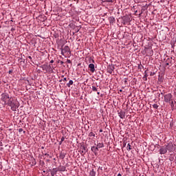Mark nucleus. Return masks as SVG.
I'll list each match as a JSON object with an SVG mask.
<instances>
[{
	"label": "nucleus",
	"mask_w": 176,
	"mask_h": 176,
	"mask_svg": "<svg viewBox=\"0 0 176 176\" xmlns=\"http://www.w3.org/2000/svg\"><path fill=\"white\" fill-rule=\"evenodd\" d=\"M98 96H100V92H97Z\"/></svg>",
	"instance_id": "nucleus-60"
},
{
	"label": "nucleus",
	"mask_w": 176,
	"mask_h": 176,
	"mask_svg": "<svg viewBox=\"0 0 176 176\" xmlns=\"http://www.w3.org/2000/svg\"><path fill=\"white\" fill-rule=\"evenodd\" d=\"M157 148H160V155H166V153H167V147L166 146V144L164 146L157 144Z\"/></svg>",
	"instance_id": "nucleus-6"
},
{
	"label": "nucleus",
	"mask_w": 176,
	"mask_h": 176,
	"mask_svg": "<svg viewBox=\"0 0 176 176\" xmlns=\"http://www.w3.org/2000/svg\"><path fill=\"white\" fill-rule=\"evenodd\" d=\"M60 65H63L64 64V62L63 60L60 61Z\"/></svg>",
	"instance_id": "nucleus-53"
},
{
	"label": "nucleus",
	"mask_w": 176,
	"mask_h": 176,
	"mask_svg": "<svg viewBox=\"0 0 176 176\" xmlns=\"http://www.w3.org/2000/svg\"><path fill=\"white\" fill-rule=\"evenodd\" d=\"M175 162L176 164V156L175 157Z\"/></svg>",
	"instance_id": "nucleus-59"
},
{
	"label": "nucleus",
	"mask_w": 176,
	"mask_h": 176,
	"mask_svg": "<svg viewBox=\"0 0 176 176\" xmlns=\"http://www.w3.org/2000/svg\"><path fill=\"white\" fill-rule=\"evenodd\" d=\"M91 150L93 153H94V155L96 156H97V155H98L99 148L97 146H91Z\"/></svg>",
	"instance_id": "nucleus-13"
},
{
	"label": "nucleus",
	"mask_w": 176,
	"mask_h": 176,
	"mask_svg": "<svg viewBox=\"0 0 176 176\" xmlns=\"http://www.w3.org/2000/svg\"><path fill=\"white\" fill-rule=\"evenodd\" d=\"M174 126V122H171L170 123V127H173Z\"/></svg>",
	"instance_id": "nucleus-45"
},
{
	"label": "nucleus",
	"mask_w": 176,
	"mask_h": 176,
	"mask_svg": "<svg viewBox=\"0 0 176 176\" xmlns=\"http://www.w3.org/2000/svg\"><path fill=\"white\" fill-rule=\"evenodd\" d=\"M45 162H47V163H49V162H50V160L47 159V160H45Z\"/></svg>",
	"instance_id": "nucleus-55"
},
{
	"label": "nucleus",
	"mask_w": 176,
	"mask_h": 176,
	"mask_svg": "<svg viewBox=\"0 0 176 176\" xmlns=\"http://www.w3.org/2000/svg\"><path fill=\"white\" fill-rule=\"evenodd\" d=\"M146 47H144V50L142 52L143 56H145L147 54V52H146Z\"/></svg>",
	"instance_id": "nucleus-32"
},
{
	"label": "nucleus",
	"mask_w": 176,
	"mask_h": 176,
	"mask_svg": "<svg viewBox=\"0 0 176 176\" xmlns=\"http://www.w3.org/2000/svg\"><path fill=\"white\" fill-rule=\"evenodd\" d=\"M164 102H171L174 99H173V94H167L164 96Z\"/></svg>",
	"instance_id": "nucleus-7"
},
{
	"label": "nucleus",
	"mask_w": 176,
	"mask_h": 176,
	"mask_svg": "<svg viewBox=\"0 0 176 176\" xmlns=\"http://www.w3.org/2000/svg\"><path fill=\"white\" fill-rule=\"evenodd\" d=\"M8 74H10V75L13 74V69L9 70Z\"/></svg>",
	"instance_id": "nucleus-44"
},
{
	"label": "nucleus",
	"mask_w": 176,
	"mask_h": 176,
	"mask_svg": "<svg viewBox=\"0 0 176 176\" xmlns=\"http://www.w3.org/2000/svg\"><path fill=\"white\" fill-rule=\"evenodd\" d=\"M118 176H122V174L118 173Z\"/></svg>",
	"instance_id": "nucleus-56"
},
{
	"label": "nucleus",
	"mask_w": 176,
	"mask_h": 176,
	"mask_svg": "<svg viewBox=\"0 0 176 176\" xmlns=\"http://www.w3.org/2000/svg\"><path fill=\"white\" fill-rule=\"evenodd\" d=\"M165 63H167L170 65H173V57H167V59L166 60Z\"/></svg>",
	"instance_id": "nucleus-18"
},
{
	"label": "nucleus",
	"mask_w": 176,
	"mask_h": 176,
	"mask_svg": "<svg viewBox=\"0 0 176 176\" xmlns=\"http://www.w3.org/2000/svg\"><path fill=\"white\" fill-rule=\"evenodd\" d=\"M68 140V138H65L64 136H62L60 141L59 142V145H61V144H63V142H64L65 140Z\"/></svg>",
	"instance_id": "nucleus-23"
},
{
	"label": "nucleus",
	"mask_w": 176,
	"mask_h": 176,
	"mask_svg": "<svg viewBox=\"0 0 176 176\" xmlns=\"http://www.w3.org/2000/svg\"><path fill=\"white\" fill-rule=\"evenodd\" d=\"M127 79H128V78H124V83L125 85L127 84Z\"/></svg>",
	"instance_id": "nucleus-47"
},
{
	"label": "nucleus",
	"mask_w": 176,
	"mask_h": 176,
	"mask_svg": "<svg viewBox=\"0 0 176 176\" xmlns=\"http://www.w3.org/2000/svg\"><path fill=\"white\" fill-rule=\"evenodd\" d=\"M107 71L110 75H114L113 71H115V65L111 64L107 66Z\"/></svg>",
	"instance_id": "nucleus-9"
},
{
	"label": "nucleus",
	"mask_w": 176,
	"mask_h": 176,
	"mask_svg": "<svg viewBox=\"0 0 176 176\" xmlns=\"http://www.w3.org/2000/svg\"><path fill=\"white\" fill-rule=\"evenodd\" d=\"M18 131H19V133H22L23 129L21 128V129H19Z\"/></svg>",
	"instance_id": "nucleus-50"
},
{
	"label": "nucleus",
	"mask_w": 176,
	"mask_h": 176,
	"mask_svg": "<svg viewBox=\"0 0 176 176\" xmlns=\"http://www.w3.org/2000/svg\"><path fill=\"white\" fill-rule=\"evenodd\" d=\"M148 69H146L145 71H144V74L145 75H148Z\"/></svg>",
	"instance_id": "nucleus-42"
},
{
	"label": "nucleus",
	"mask_w": 176,
	"mask_h": 176,
	"mask_svg": "<svg viewBox=\"0 0 176 176\" xmlns=\"http://www.w3.org/2000/svg\"><path fill=\"white\" fill-rule=\"evenodd\" d=\"M63 82L67 81V78H64L63 80H59V82H63Z\"/></svg>",
	"instance_id": "nucleus-49"
},
{
	"label": "nucleus",
	"mask_w": 176,
	"mask_h": 176,
	"mask_svg": "<svg viewBox=\"0 0 176 176\" xmlns=\"http://www.w3.org/2000/svg\"><path fill=\"white\" fill-rule=\"evenodd\" d=\"M153 108H154V109H157L159 108V105H157V104H153Z\"/></svg>",
	"instance_id": "nucleus-35"
},
{
	"label": "nucleus",
	"mask_w": 176,
	"mask_h": 176,
	"mask_svg": "<svg viewBox=\"0 0 176 176\" xmlns=\"http://www.w3.org/2000/svg\"><path fill=\"white\" fill-rule=\"evenodd\" d=\"M76 32H79V29H77V31H76Z\"/></svg>",
	"instance_id": "nucleus-61"
},
{
	"label": "nucleus",
	"mask_w": 176,
	"mask_h": 176,
	"mask_svg": "<svg viewBox=\"0 0 176 176\" xmlns=\"http://www.w3.org/2000/svg\"><path fill=\"white\" fill-rule=\"evenodd\" d=\"M164 80V77L160 74L158 76V82H159V83H163Z\"/></svg>",
	"instance_id": "nucleus-19"
},
{
	"label": "nucleus",
	"mask_w": 176,
	"mask_h": 176,
	"mask_svg": "<svg viewBox=\"0 0 176 176\" xmlns=\"http://www.w3.org/2000/svg\"><path fill=\"white\" fill-rule=\"evenodd\" d=\"M148 76H149V75L144 74V76H143V80H144V81L148 80Z\"/></svg>",
	"instance_id": "nucleus-31"
},
{
	"label": "nucleus",
	"mask_w": 176,
	"mask_h": 176,
	"mask_svg": "<svg viewBox=\"0 0 176 176\" xmlns=\"http://www.w3.org/2000/svg\"><path fill=\"white\" fill-rule=\"evenodd\" d=\"M166 63V67L169 66L171 67V65L170 63H168V62H165Z\"/></svg>",
	"instance_id": "nucleus-43"
},
{
	"label": "nucleus",
	"mask_w": 176,
	"mask_h": 176,
	"mask_svg": "<svg viewBox=\"0 0 176 176\" xmlns=\"http://www.w3.org/2000/svg\"><path fill=\"white\" fill-rule=\"evenodd\" d=\"M155 75H156V73L155 72H151L150 73V76H155Z\"/></svg>",
	"instance_id": "nucleus-40"
},
{
	"label": "nucleus",
	"mask_w": 176,
	"mask_h": 176,
	"mask_svg": "<svg viewBox=\"0 0 176 176\" xmlns=\"http://www.w3.org/2000/svg\"><path fill=\"white\" fill-rule=\"evenodd\" d=\"M12 100L13 97L9 94L6 92L1 94V101L3 102L4 105H8Z\"/></svg>",
	"instance_id": "nucleus-1"
},
{
	"label": "nucleus",
	"mask_w": 176,
	"mask_h": 176,
	"mask_svg": "<svg viewBox=\"0 0 176 176\" xmlns=\"http://www.w3.org/2000/svg\"><path fill=\"white\" fill-rule=\"evenodd\" d=\"M98 147V148L100 149V148H104V142H99L98 143V142H97V145H96Z\"/></svg>",
	"instance_id": "nucleus-22"
},
{
	"label": "nucleus",
	"mask_w": 176,
	"mask_h": 176,
	"mask_svg": "<svg viewBox=\"0 0 176 176\" xmlns=\"http://www.w3.org/2000/svg\"><path fill=\"white\" fill-rule=\"evenodd\" d=\"M21 60H22L21 61V63H25V59L23 58V57L21 58Z\"/></svg>",
	"instance_id": "nucleus-46"
},
{
	"label": "nucleus",
	"mask_w": 176,
	"mask_h": 176,
	"mask_svg": "<svg viewBox=\"0 0 176 176\" xmlns=\"http://www.w3.org/2000/svg\"><path fill=\"white\" fill-rule=\"evenodd\" d=\"M118 114L120 119H124V118H126V112L124 111H118Z\"/></svg>",
	"instance_id": "nucleus-12"
},
{
	"label": "nucleus",
	"mask_w": 176,
	"mask_h": 176,
	"mask_svg": "<svg viewBox=\"0 0 176 176\" xmlns=\"http://www.w3.org/2000/svg\"><path fill=\"white\" fill-rule=\"evenodd\" d=\"M58 173V170L57 168H54L52 170H51V175L54 176Z\"/></svg>",
	"instance_id": "nucleus-17"
},
{
	"label": "nucleus",
	"mask_w": 176,
	"mask_h": 176,
	"mask_svg": "<svg viewBox=\"0 0 176 176\" xmlns=\"http://www.w3.org/2000/svg\"><path fill=\"white\" fill-rule=\"evenodd\" d=\"M60 60H58V63H60Z\"/></svg>",
	"instance_id": "nucleus-64"
},
{
	"label": "nucleus",
	"mask_w": 176,
	"mask_h": 176,
	"mask_svg": "<svg viewBox=\"0 0 176 176\" xmlns=\"http://www.w3.org/2000/svg\"><path fill=\"white\" fill-rule=\"evenodd\" d=\"M88 68L89 69L90 72L92 74H94V72L96 71V67L93 63H90L88 66Z\"/></svg>",
	"instance_id": "nucleus-14"
},
{
	"label": "nucleus",
	"mask_w": 176,
	"mask_h": 176,
	"mask_svg": "<svg viewBox=\"0 0 176 176\" xmlns=\"http://www.w3.org/2000/svg\"><path fill=\"white\" fill-rule=\"evenodd\" d=\"M11 31H12V32H13V31H16V29H14V28H12Z\"/></svg>",
	"instance_id": "nucleus-52"
},
{
	"label": "nucleus",
	"mask_w": 176,
	"mask_h": 176,
	"mask_svg": "<svg viewBox=\"0 0 176 176\" xmlns=\"http://www.w3.org/2000/svg\"><path fill=\"white\" fill-rule=\"evenodd\" d=\"M39 164L41 166V167H43V166H45V162L42 160H40Z\"/></svg>",
	"instance_id": "nucleus-30"
},
{
	"label": "nucleus",
	"mask_w": 176,
	"mask_h": 176,
	"mask_svg": "<svg viewBox=\"0 0 176 176\" xmlns=\"http://www.w3.org/2000/svg\"><path fill=\"white\" fill-rule=\"evenodd\" d=\"M80 149H81V153H87L89 152V149L84 142L80 144Z\"/></svg>",
	"instance_id": "nucleus-10"
},
{
	"label": "nucleus",
	"mask_w": 176,
	"mask_h": 176,
	"mask_svg": "<svg viewBox=\"0 0 176 176\" xmlns=\"http://www.w3.org/2000/svg\"><path fill=\"white\" fill-rule=\"evenodd\" d=\"M108 20L111 25H113V24H115V21H116V19H115V17L113 16H109Z\"/></svg>",
	"instance_id": "nucleus-15"
},
{
	"label": "nucleus",
	"mask_w": 176,
	"mask_h": 176,
	"mask_svg": "<svg viewBox=\"0 0 176 176\" xmlns=\"http://www.w3.org/2000/svg\"><path fill=\"white\" fill-rule=\"evenodd\" d=\"M90 176H96V171H94V169H91V170L89 173Z\"/></svg>",
	"instance_id": "nucleus-27"
},
{
	"label": "nucleus",
	"mask_w": 176,
	"mask_h": 176,
	"mask_svg": "<svg viewBox=\"0 0 176 176\" xmlns=\"http://www.w3.org/2000/svg\"><path fill=\"white\" fill-rule=\"evenodd\" d=\"M121 23L123 25H127L129 23H131L133 19L131 15L126 14L125 16H121Z\"/></svg>",
	"instance_id": "nucleus-4"
},
{
	"label": "nucleus",
	"mask_w": 176,
	"mask_h": 176,
	"mask_svg": "<svg viewBox=\"0 0 176 176\" xmlns=\"http://www.w3.org/2000/svg\"><path fill=\"white\" fill-rule=\"evenodd\" d=\"M52 169L49 168L46 170V173H51Z\"/></svg>",
	"instance_id": "nucleus-48"
},
{
	"label": "nucleus",
	"mask_w": 176,
	"mask_h": 176,
	"mask_svg": "<svg viewBox=\"0 0 176 176\" xmlns=\"http://www.w3.org/2000/svg\"><path fill=\"white\" fill-rule=\"evenodd\" d=\"M43 173H46V170H43Z\"/></svg>",
	"instance_id": "nucleus-62"
},
{
	"label": "nucleus",
	"mask_w": 176,
	"mask_h": 176,
	"mask_svg": "<svg viewBox=\"0 0 176 176\" xmlns=\"http://www.w3.org/2000/svg\"><path fill=\"white\" fill-rule=\"evenodd\" d=\"M67 63L68 64H72V61H71V60H69V59H67Z\"/></svg>",
	"instance_id": "nucleus-41"
},
{
	"label": "nucleus",
	"mask_w": 176,
	"mask_h": 176,
	"mask_svg": "<svg viewBox=\"0 0 176 176\" xmlns=\"http://www.w3.org/2000/svg\"><path fill=\"white\" fill-rule=\"evenodd\" d=\"M53 63H54V60H50V64H53Z\"/></svg>",
	"instance_id": "nucleus-54"
},
{
	"label": "nucleus",
	"mask_w": 176,
	"mask_h": 176,
	"mask_svg": "<svg viewBox=\"0 0 176 176\" xmlns=\"http://www.w3.org/2000/svg\"><path fill=\"white\" fill-rule=\"evenodd\" d=\"M169 103H170L171 109H172V111H173V109H174V100L170 101V102H169Z\"/></svg>",
	"instance_id": "nucleus-29"
},
{
	"label": "nucleus",
	"mask_w": 176,
	"mask_h": 176,
	"mask_svg": "<svg viewBox=\"0 0 176 176\" xmlns=\"http://www.w3.org/2000/svg\"><path fill=\"white\" fill-rule=\"evenodd\" d=\"M38 17L41 19V21L43 22L46 21V20H47V16L45 15H40Z\"/></svg>",
	"instance_id": "nucleus-21"
},
{
	"label": "nucleus",
	"mask_w": 176,
	"mask_h": 176,
	"mask_svg": "<svg viewBox=\"0 0 176 176\" xmlns=\"http://www.w3.org/2000/svg\"><path fill=\"white\" fill-rule=\"evenodd\" d=\"M66 155H67L66 153L61 151L59 154V159H60V160H63V159L65 158Z\"/></svg>",
	"instance_id": "nucleus-16"
},
{
	"label": "nucleus",
	"mask_w": 176,
	"mask_h": 176,
	"mask_svg": "<svg viewBox=\"0 0 176 176\" xmlns=\"http://www.w3.org/2000/svg\"><path fill=\"white\" fill-rule=\"evenodd\" d=\"M8 107H10L12 111H16L17 109L20 107V103L19 101L14 100V99H12L10 102L7 104Z\"/></svg>",
	"instance_id": "nucleus-3"
},
{
	"label": "nucleus",
	"mask_w": 176,
	"mask_h": 176,
	"mask_svg": "<svg viewBox=\"0 0 176 176\" xmlns=\"http://www.w3.org/2000/svg\"><path fill=\"white\" fill-rule=\"evenodd\" d=\"M61 133L63 134V137L67 138V131L63 129V130L61 131Z\"/></svg>",
	"instance_id": "nucleus-24"
},
{
	"label": "nucleus",
	"mask_w": 176,
	"mask_h": 176,
	"mask_svg": "<svg viewBox=\"0 0 176 176\" xmlns=\"http://www.w3.org/2000/svg\"><path fill=\"white\" fill-rule=\"evenodd\" d=\"M89 63H95L94 59H93L91 57L89 58Z\"/></svg>",
	"instance_id": "nucleus-38"
},
{
	"label": "nucleus",
	"mask_w": 176,
	"mask_h": 176,
	"mask_svg": "<svg viewBox=\"0 0 176 176\" xmlns=\"http://www.w3.org/2000/svg\"><path fill=\"white\" fill-rule=\"evenodd\" d=\"M53 160H55V161H56V160H56V158H54Z\"/></svg>",
	"instance_id": "nucleus-63"
},
{
	"label": "nucleus",
	"mask_w": 176,
	"mask_h": 176,
	"mask_svg": "<svg viewBox=\"0 0 176 176\" xmlns=\"http://www.w3.org/2000/svg\"><path fill=\"white\" fill-rule=\"evenodd\" d=\"M28 58H29V60H30L32 61V57H31V56H29L28 57Z\"/></svg>",
	"instance_id": "nucleus-51"
},
{
	"label": "nucleus",
	"mask_w": 176,
	"mask_h": 176,
	"mask_svg": "<svg viewBox=\"0 0 176 176\" xmlns=\"http://www.w3.org/2000/svg\"><path fill=\"white\" fill-rule=\"evenodd\" d=\"M39 67L40 68H42L43 71L44 72V74H53V72H54L53 71V69H54L53 65L44 64Z\"/></svg>",
	"instance_id": "nucleus-2"
},
{
	"label": "nucleus",
	"mask_w": 176,
	"mask_h": 176,
	"mask_svg": "<svg viewBox=\"0 0 176 176\" xmlns=\"http://www.w3.org/2000/svg\"><path fill=\"white\" fill-rule=\"evenodd\" d=\"M146 50L147 54L146 56H147V57H152V56H153V50H152V47L150 46L146 47Z\"/></svg>",
	"instance_id": "nucleus-11"
},
{
	"label": "nucleus",
	"mask_w": 176,
	"mask_h": 176,
	"mask_svg": "<svg viewBox=\"0 0 176 176\" xmlns=\"http://www.w3.org/2000/svg\"><path fill=\"white\" fill-rule=\"evenodd\" d=\"M132 149H133V146H132L131 145H130V143H129V144H127V146H126V150L129 151H131Z\"/></svg>",
	"instance_id": "nucleus-26"
},
{
	"label": "nucleus",
	"mask_w": 176,
	"mask_h": 176,
	"mask_svg": "<svg viewBox=\"0 0 176 176\" xmlns=\"http://www.w3.org/2000/svg\"><path fill=\"white\" fill-rule=\"evenodd\" d=\"M92 91H98V89H97V87H96V86H92Z\"/></svg>",
	"instance_id": "nucleus-36"
},
{
	"label": "nucleus",
	"mask_w": 176,
	"mask_h": 176,
	"mask_svg": "<svg viewBox=\"0 0 176 176\" xmlns=\"http://www.w3.org/2000/svg\"><path fill=\"white\" fill-rule=\"evenodd\" d=\"M74 85V81L72 80H70L69 82L67 84V87H71Z\"/></svg>",
	"instance_id": "nucleus-25"
},
{
	"label": "nucleus",
	"mask_w": 176,
	"mask_h": 176,
	"mask_svg": "<svg viewBox=\"0 0 176 176\" xmlns=\"http://www.w3.org/2000/svg\"><path fill=\"white\" fill-rule=\"evenodd\" d=\"M166 146V151L169 152V153H174V151H175L176 145L173 144V142H169L165 144Z\"/></svg>",
	"instance_id": "nucleus-5"
},
{
	"label": "nucleus",
	"mask_w": 176,
	"mask_h": 176,
	"mask_svg": "<svg viewBox=\"0 0 176 176\" xmlns=\"http://www.w3.org/2000/svg\"><path fill=\"white\" fill-rule=\"evenodd\" d=\"M65 53H69L71 54V48H69V46L65 45L64 48H63V46L61 47V54L62 56H64Z\"/></svg>",
	"instance_id": "nucleus-8"
},
{
	"label": "nucleus",
	"mask_w": 176,
	"mask_h": 176,
	"mask_svg": "<svg viewBox=\"0 0 176 176\" xmlns=\"http://www.w3.org/2000/svg\"><path fill=\"white\" fill-rule=\"evenodd\" d=\"M99 132L102 133V129H100Z\"/></svg>",
	"instance_id": "nucleus-57"
},
{
	"label": "nucleus",
	"mask_w": 176,
	"mask_h": 176,
	"mask_svg": "<svg viewBox=\"0 0 176 176\" xmlns=\"http://www.w3.org/2000/svg\"><path fill=\"white\" fill-rule=\"evenodd\" d=\"M162 96H164V93L162 92L161 93Z\"/></svg>",
	"instance_id": "nucleus-58"
},
{
	"label": "nucleus",
	"mask_w": 176,
	"mask_h": 176,
	"mask_svg": "<svg viewBox=\"0 0 176 176\" xmlns=\"http://www.w3.org/2000/svg\"><path fill=\"white\" fill-rule=\"evenodd\" d=\"M142 68H144V66L142 65H141V63L140 65H138V69H142Z\"/></svg>",
	"instance_id": "nucleus-37"
},
{
	"label": "nucleus",
	"mask_w": 176,
	"mask_h": 176,
	"mask_svg": "<svg viewBox=\"0 0 176 176\" xmlns=\"http://www.w3.org/2000/svg\"><path fill=\"white\" fill-rule=\"evenodd\" d=\"M88 135L89 137H96V133L93 132H90Z\"/></svg>",
	"instance_id": "nucleus-34"
},
{
	"label": "nucleus",
	"mask_w": 176,
	"mask_h": 176,
	"mask_svg": "<svg viewBox=\"0 0 176 176\" xmlns=\"http://www.w3.org/2000/svg\"><path fill=\"white\" fill-rule=\"evenodd\" d=\"M57 169H58V171L64 172V171H65V170H67V167L63 166H60L59 168H57Z\"/></svg>",
	"instance_id": "nucleus-20"
},
{
	"label": "nucleus",
	"mask_w": 176,
	"mask_h": 176,
	"mask_svg": "<svg viewBox=\"0 0 176 176\" xmlns=\"http://www.w3.org/2000/svg\"><path fill=\"white\" fill-rule=\"evenodd\" d=\"M102 2H111V3H113L115 0H102Z\"/></svg>",
	"instance_id": "nucleus-33"
},
{
	"label": "nucleus",
	"mask_w": 176,
	"mask_h": 176,
	"mask_svg": "<svg viewBox=\"0 0 176 176\" xmlns=\"http://www.w3.org/2000/svg\"><path fill=\"white\" fill-rule=\"evenodd\" d=\"M44 156H46V157H49V159H52L53 157V155L46 153L44 154Z\"/></svg>",
	"instance_id": "nucleus-28"
},
{
	"label": "nucleus",
	"mask_w": 176,
	"mask_h": 176,
	"mask_svg": "<svg viewBox=\"0 0 176 176\" xmlns=\"http://www.w3.org/2000/svg\"><path fill=\"white\" fill-rule=\"evenodd\" d=\"M169 160H170V162H173L174 160H175V157H170L169 158Z\"/></svg>",
	"instance_id": "nucleus-39"
}]
</instances>
